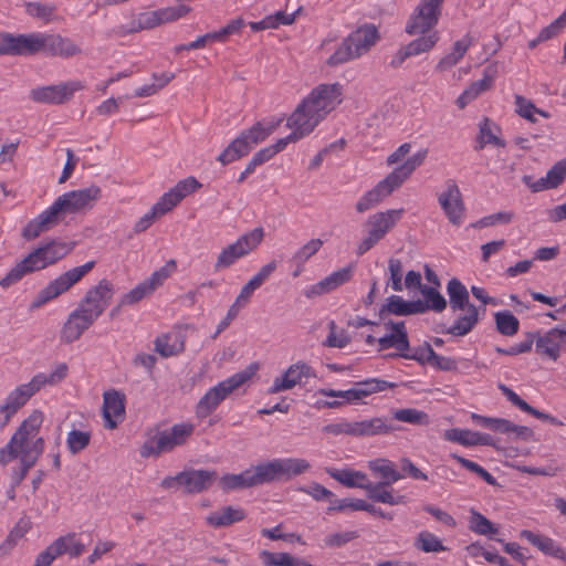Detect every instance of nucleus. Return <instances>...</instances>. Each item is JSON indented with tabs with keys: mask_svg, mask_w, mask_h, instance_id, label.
<instances>
[{
	"mask_svg": "<svg viewBox=\"0 0 566 566\" xmlns=\"http://www.w3.org/2000/svg\"><path fill=\"white\" fill-rule=\"evenodd\" d=\"M202 185L195 177L179 180L169 191L165 192L155 203L159 212L165 216L177 207L187 196L199 190Z\"/></svg>",
	"mask_w": 566,
	"mask_h": 566,
	"instance_id": "nucleus-18",
	"label": "nucleus"
},
{
	"mask_svg": "<svg viewBox=\"0 0 566 566\" xmlns=\"http://www.w3.org/2000/svg\"><path fill=\"white\" fill-rule=\"evenodd\" d=\"M402 262L399 259H389L388 270L390 273L391 289L395 292H401L403 289L402 284Z\"/></svg>",
	"mask_w": 566,
	"mask_h": 566,
	"instance_id": "nucleus-62",
	"label": "nucleus"
},
{
	"mask_svg": "<svg viewBox=\"0 0 566 566\" xmlns=\"http://www.w3.org/2000/svg\"><path fill=\"white\" fill-rule=\"evenodd\" d=\"M385 325L386 327L390 328L392 333L385 335L377 340L379 344V350H385L392 347L401 353L409 350L410 344L405 323L389 321Z\"/></svg>",
	"mask_w": 566,
	"mask_h": 566,
	"instance_id": "nucleus-31",
	"label": "nucleus"
},
{
	"mask_svg": "<svg viewBox=\"0 0 566 566\" xmlns=\"http://www.w3.org/2000/svg\"><path fill=\"white\" fill-rule=\"evenodd\" d=\"M345 39L357 59H359L376 45L380 40V35L374 24L367 23L350 32Z\"/></svg>",
	"mask_w": 566,
	"mask_h": 566,
	"instance_id": "nucleus-22",
	"label": "nucleus"
},
{
	"mask_svg": "<svg viewBox=\"0 0 566 566\" xmlns=\"http://www.w3.org/2000/svg\"><path fill=\"white\" fill-rule=\"evenodd\" d=\"M216 480V471L188 470L179 473V485L184 486L185 491L191 494L208 490Z\"/></svg>",
	"mask_w": 566,
	"mask_h": 566,
	"instance_id": "nucleus-25",
	"label": "nucleus"
},
{
	"mask_svg": "<svg viewBox=\"0 0 566 566\" xmlns=\"http://www.w3.org/2000/svg\"><path fill=\"white\" fill-rule=\"evenodd\" d=\"M95 261H88L83 265L73 268L53 281H51L44 289H42L36 298L32 302L31 308H39L45 303L59 297L67 292L72 286L80 282L88 272L95 268Z\"/></svg>",
	"mask_w": 566,
	"mask_h": 566,
	"instance_id": "nucleus-11",
	"label": "nucleus"
},
{
	"mask_svg": "<svg viewBox=\"0 0 566 566\" xmlns=\"http://www.w3.org/2000/svg\"><path fill=\"white\" fill-rule=\"evenodd\" d=\"M421 294L424 297V303L428 304V310L438 313L446 310L447 301L437 289L426 285L422 287Z\"/></svg>",
	"mask_w": 566,
	"mask_h": 566,
	"instance_id": "nucleus-56",
	"label": "nucleus"
},
{
	"mask_svg": "<svg viewBox=\"0 0 566 566\" xmlns=\"http://www.w3.org/2000/svg\"><path fill=\"white\" fill-rule=\"evenodd\" d=\"M447 441L457 442L464 447L470 446H493L494 441L490 434L474 432L468 429H449L443 434Z\"/></svg>",
	"mask_w": 566,
	"mask_h": 566,
	"instance_id": "nucleus-32",
	"label": "nucleus"
},
{
	"mask_svg": "<svg viewBox=\"0 0 566 566\" xmlns=\"http://www.w3.org/2000/svg\"><path fill=\"white\" fill-rule=\"evenodd\" d=\"M391 484H374L367 485V497L374 502L385 503L389 505H399L406 503L405 495L394 494L391 490H387Z\"/></svg>",
	"mask_w": 566,
	"mask_h": 566,
	"instance_id": "nucleus-41",
	"label": "nucleus"
},
{
	"mask_svg": "<svg viewBox=\"0 0 566 566\" xmlns=\"http://www.w3.org/2000/svg\"><path fill=\"white\" fill-rule=\"evenodd\" d=\"M450 307L453 312L464 311L471 304L469 303V292L460 280L453 277L447 284Z\"/></svg>",
	"mask_w": 566,
	"mask_h": 566,
	"instance_id": "nucleus-39",
	"label": "nucleus"
},
{
	"mask_svg": "<svg viewBox=\"0 0 566 566\" xmlns=\"http://www.w3.org/2000/svg\"><path fill=\"white\" fill-rule=\"evenodd\" d=\"M250 377L249 371H240L210 388L197 402L196 417L198 419L209 417L228 396L241 387Z\"/></svg>",
	"mask_w": 566,
	"mask_h": 566,
	"instance_id": "nucleus-8",
	"label": "nucleus"
},
{
	"mask_svg": "<svg viewBox=\"0 0 566 566\" xmlns=\"http://www.w3.org/2000/svg\"><path fill=\"white\" fill-rule=\"evenodd\" d=\"M355 265L349 264L340 270L331 273L328 276L312 285L305 293L307 297H315L336 290L338 286L349 282L353 277Z\"/></svg>",
	"mask_w": 566,
	"mask_h": 566,
	"instance_id": "nucleus-28",
	"label": "nucleus"
},
{
	"mask_svg": "<svg viewBox=\"0 0 566 566\" xmlns=\"http://www.w3.org/2000/svg\"><path fill=\"white\" fill-rule=\"evenodd\" d=\"M479 322V310L474 305L467 307V314L459 316L447 333L453 336H464L470 333Z\"/></svg>",
	"mask_w": 566,
	"mask_h": 566,
	"instance_id": "nucleus-42",
	"label": "nucleus"
},
{
	"mask_svg": "<svg viewBox=\"0 0 566 566\" xmlns=\"http://www.w3.org/2000/svg\"><path fill=\"white\" fill-rule=\"evenodd\" d=\"M195 426L189 422L176 423L169 429L158 431L147 439L140 450L144 458L158 457L184 446L192 436Z\"/></svg>",
	"mask_w": 566,
	"mask_h": 566,
	"instance_id": "nucleus-7",
	"label": "nucleus"
},
{
	"mask_svg": "<svg viewBox=\"0 0 566 566\" xmlns=\"http://www.w3.org/2000/svg\"><path fill=\"white\" fill-rule=\"evenodd\" d=\"M154 345L157 354L168 358L185 350V336L178 332L163 334L155 339Z\"/></svg>",
	"mask_w": 566,
	"mask_h": 566,
	"instance_id": "nucleus-35",
	"label": "nucleus"
},
{
	"mask_svg": "<svg viewBox=\"0 0 566 566\" xmlns=\"http://www.w3.org/2000/svg\"><path fill=\"white\" fill-rule=\"evenodd\" d=\"M566 178V158L557 161L546 174L545 181L557 188Z\"/></svg>",
	"mask_w": 566,
	"mask_h": 566,
	"instance_id": "nucleus-61",
	"label": "nucleus"
},
{
	"mask_svg": "<svg viewBox=\"0 0 566 566\" xmlns=\"http://www.w3.org/2000/svg\"><path fill=\"white\" fill-rule=\"evenodd\" d=\"M176 268V261L169 260L164 266L156 270L147 280L144 281L151 293L164 284V282L175 272Z\"/></svg>",
	"mask_w": 566,
	"mask_h": 566,
	"instance_id": "nucleus-52",
	"label": "nucleus"
},
{
	"mask_svg": "<svg viewBox=\"0 0 566 566\" xmlns=\"http://www.w3.org/2000/svg\"><path fill=\"white\" fill-rule=\"evenodd\" d=\"M151 294L145 282H142L120 297V305H134Z\"/></svg>",
	"mask_w": 566,
	"mask_h": 566,
	"instance_id": "nucleus-60",
	"label": "nucleus"
},
{
	"mask_svg": "<svg viewBox=\"0 0 566 566\" xmlns=\"http://www.w3.org/2000/svg\"><path fill=\"white\" fill-rule=\"evenodd\" d=\"M368 468L370 471L381 476V481L377 484H392L402 479V475L395 469L394 463L387 459L369 461Z\"/></svg>",
	"mask_w": 566,
	"mask_h": 566,
	"instance_id": "nucleus-43",
	"label": "nucleus"
},
{
	"mask_svg": "<svg viewBox=\"0 0 566 566\" xmlns=\"http://www.w3.org/2000/svg\"><path fill=\"white\" fill-rule=\"evenodd\" d=\"M433 350L431 345L427 342L423 345L415 348L411 354L409 353H400V354H391L390 357H402L406 359H412L418 361L420 365H429L431 364V356L428 352Z\"/></svg>",
	"mask_w": 566,
	"mask_h": 566,
	"instance_id": "nucleus-58",
	"label": "nucleus"
},
{
	"mask_svg": "<svg viewBox=\"0 0 566 566\" xmlns=\"http://www.w3.org/2000/svg\"><path fill=\"white\" fill-rule=\"evenodd\" d=\"M403 212L405 210L401 208L390 209L370 216L366 221L367 235L358 244L356 253L358 255H364L374 248L390 230L395 228Z\"/></svg>",
	"mask_w": 566,
	"mask_h": 566,
	"instance_id": "nucleus-10",
	"label": "nucleus"
},
{
	"mask_svg": "<svg viewBox=\"0 0 566 566\" xmlns=\"http://www.w3.org/2000/svg\"><path fill=\"white\" fill-rule=\"evenodd\" d=\"M354 60H357V56L353 52L347 40L344 38L342 42L336 45L333 53L326 59L325 64L329 67H337Z\"/></svg>",
	"mask_w": 566,
	"mask_h": 566,
	"instance_id": "nucleus-46",
	"label": "nucleus"
},
{
	"mask_svg": "<svg viewBox=\"0 0 566 566\" xmlns=\"http://www.w3.org/2000/svg\"><path fill=\"white\" fill-rule=\"evenodd\" d=\"M91 442V432L72 430L67 433L66 444L72 454H77L88 447Z\"/></svg>",
	"mask_w": 566,
	"mask_h": 566,
	"instance_id": "nucleus-54",
	"label": "nucleus"
},
{
	"mask_svg": "<svg viewBox=\"0 0 566 566\" xmlns=\"http://www.w3.org/2000/svg\"><path fill=\"white\" fill-rule=\"evenodd\" d=\"M520 537L530 542L533 546H535L545 555L562 560L566 559L565 551L554 539L547 536L535 534L528 530H523L520 533Z\"/></svg>",
	"mask_w": 566,
	"mask_h": 566,
	"instance_id": "nucleus-34",
	"label": "nucleus"
},
{
	"mask_svg": "<svg viewBox=\"0 0 566 566\" xmlns=\"http://www.w3.org/2000/svg\"><path fill=\"white\" fill-rule=\"evenodd\" d=\"M191 9L187 6H177V7H167L163 9H158V18L160 25L169 22H174L179 20L180 18L187 15Z\"/></svg>",
	"mask_w": 566,
	"mask_h": 566,
	"instance_id": "nucleus-59",
	"label": "nucleus"
},
{
	"mask_svg": "<svg viewBox=\"0 0 566 566\" xmlns=\"http://www.w3.org/2000/svg\"><path fill=\"white\" fill-rule=\"evenodd\" d=\"M397 430L387 417H374L360 421H353V437L386 436Z\"/></svg>",
	"mask_w": 566,
	"mask_h": 566,
	"instance_id": "nucleus-30",
	"label": "nucleus"
},
{
	"mask_svg": "<svg viewBox=\"0 0 566 566\" xmlns=\"http://www.w3.org/2000/svg\"><path fill=\"white\" fill-rule=\"evenodd\" d=\"M386 312L398 316H407L409 315L408 301H405L401 296L392 295L388 297L387 304L381 307L380 316Z\"/></svg>",
	"mask_w": 566,
	"mask_h": 566,
	"instance_id": "nucleus-57",
	"label": "nucleus"
},
{
	"mask_svg": "<svg viewBox=\"0 0 566 566\" xmlns=\"http://www.w3.org/2000/svg\"><path fill=\"white\" fill-rule=\"evenodd\" d=\"M220 486L223 491H238L266 484L262 463L250 467L239 474H224L221 476Z\"/></svg>",
	"mask_w": 566,
	"mask_h": 566,
	"instance_id": "nucleus-17",
	"label": "nucleus"
},
{
	"mask_svg": "<svg viewBox=\"0 0 566 566\" xmlns=\"http://www.w3.org/2000/svg\"><path fill=\"white\" fill-rule=\"evenodd\" d=\"M35 392H38V390L32 380L13 389L8 395L6 402L0 407V413L3 416L0 426L2 428L6 427L18 410L22 408Z\"/></svg>",
	"mask_w": 566,
	"mask_h": 566,
	"instance_id": "nucleus-20",
	"label": "nucleus"
},
{
	"mask_svg": "<svg viewBox=\"0 0 566 566\" xmlns=\"http://www.w3.org/2000/svg\"><path fill=\"white\" fill-rule=\"evenodd\" d=\"M497 332L503 336H514L520 328V321L510 312L501 311L494 314Z\"/></svg>",
	"mask_w": 566,
	"mask_h": 566,
	"instance_id": "nucleus-47",
	"label": "nucleus"
},
{
	"mask_svg": "<svg viewBox=\"0 0 566 566\" xmlns=\"http://www.w3.org/2000/svg\"><path fill=\"white\" fill-rule=\"evenodd\" d=\"M497 75L495 63L486 66L483 71V78L473 82L457 99L459 108L463 109L469 103L478 98L482 93L489 91Z\"/></svg>",
	"mask_w": 566,
	"mask_h": 566,
	"instance_id": "nucleus-27",
	"label": "nucleus"
},
{
	"mask_svg": "<svg viewBox=\"0 0 566 566\" xmlns=\"http://www.w3.org/2000/svg\"><path fill=\"white\" fill-rule=\"evenodd\" d=\"M415 546L424 553H439L447 551L441 539L429 531H422L415 539Z\"/></svg>",
	"mask_w": 566,
	"mask_h": 566,
	"instance_id": "nucleus-49",
	"label": "nucleus"
},
{
	"mask_svg": "<svg viewBox=\"0 0 566 566\" xmlns=\"http://www.w3.org/2000/svg\"><path fill=\"white\" fill-rule=\"evenodd\" d=\"M392 419L413 426H428L430 417L427 412L416 408H403L392 411Z\"/></svg>",
	"mask_w": 566,
	"mask_h": 566,
	"instance_id": "nucleus-45",
	"label": "nucleus"
},
{
	"mask_svg": "<svg viewBox=\"0 0 566 566\" xmlns=\"http://www.w3.org/2000/svg\"><path fill=\"white\" fill-rule=\"evenodd\" d=\"M438 41L439 34L437 31L430 32L429 34H423L412 40L405 46L407 50L406 54H409L410 56H416L421 53L429 52L431 49L434 48Z\"/></svg>",
	"mask_w": 566,
	"mask_h": 566,
	"instance_id": "nucleus-48",
	"label": "nucleus"
},
{
	"mask_svg": "<svg viewBox=\"0 0 566 566\" xmlns=\"http://www.w3.org/2000/svg\"><path fill=\"white\" fill-rule=\"evenodd\" d=\"M427 157V150L418 151L409 157L401 166L391 171L371 190L367 191L356 203V210L364 213L380 203L386 197L398 189Z\"/></svg>",
	"mask_w": 566,
	"mask_h": 566,
	"instance_id": "nucleus-5",
	"label": "nucleus"
},
{
	"mask_svg": "<svg viewBox=\"0 0 566 566\" xmlns=\"http://www.w3.org/2000/svg\"><path fill=\"white\" fill-rule=\"evenodd\" d=\"M43 422V413L34 410L22 421L10 441L0 449V464H7L14 459L28 464H35L44 450V440L39 437Z\"/></svg>",
	"mask_w": 566,
	"mask_h": 566,
	"instance_id": "nucleus-2",
	"label": "nucleus"
},
{
	"mask_svg": "<svg viewBox=\"0 0 566 566\" xmlns=\"http://www.w3.org/2000/svg\"><path fill=\"white\" fill-rule=\"evenodd\" d=\"M262 468L268 484L275 480H291L304 474L311 469V463L300 458L274 459L262 463Z\"/></svg>",
	"mask_w": 566,
	"mask_h": 566,
	"instance_id": "nucleus-15",
	"label": "nucleus"
},
{
	"mask_svg": "<svg viewBox=\"0 0 566 566\" xmlns=\"http://www.w3.org/2000/svg\"><path fill=\"white\" fill-rule=\"evenodd\" d=\"M451 458L454 459L458 463H460L468 471L480 476L489 485H497L495 478L491 473H489L484 468H482L480 464H478L469 459H465L461 455H458L455 453H452Z\"/></svg>",
	"mask_w": 566,
	"mask_h": 566,
	"instance_id": "nucleus-55",
	"label": "nucleus"
},
{
	"mask_svg": "<svg viewBox=\"0 0 566 566\" xmlns=\"http://www.w3.org/2000/svg\"><path fill=\"white\" fill-rule=\"evenodd\" d=\"M286 126L292 129V133L284 138L277 139L275 144L270 146L274 155L282 151L289 144L296 143L311 133L308 127L301 122L298 113H293L289 117Z\"/></svg>",
	"mask_w": 566,
	"mask_h": 566,
	"instance_id": "nucleus-36",
	"label": "nucleus"
},
{
	"mask_svg": "<svg viewBox=\"0 0 566 566\" xmlns=\"http://www.w3.org/2000/svg\"><path fill=\"white\" fill-rule=\"evenodd\" d=\"M94 319L77 307L69 315L67 319L61 329V342L64 344H72L87 331L93 324Z\"/></svg>",
	"mask_w": 566,
	"mask_h": 566,
	"instance_id": "nucleus-23",
	"label": "nucleus"
},
{
	"mask_svg": "<svg viewBox=\"0 0 566 566\" xmlns=\"http://www.w3.org/2000/svg\"><path fill=\"white\" fill-rule=\"evenodd\" d=\"M326 472L337 482L342 483L347 488H359L367 492V485H370V481L367 475L361 471H354L350 469L335 470L326 469Z\"/></svg>",
	"mask_w": 566,
	"mask_h": 566,
	"instance_id": "nucleus-38",
	"label": "nucleus"
},
{
	"mask_svg": "<svg viewBox=\"0 0 566 566\" xmlns=\"http://www.w3.org/2000/svg\"><path fill=\"white\" fill-rule=\"evenodd\" d=\"M46 549L54 560L64 554H69L71 557H78L84 553L85 546L76 541L75 533H69L56 538Z\"/></svg>",
	"mask_w": 566,
	"mask_h": 566,
	"instance_id": "nucleus-33",
	"label": "nucleus"
},
{
	"mask_svg": "<svg viewBox=\"0 0 566 566\" xmlns=\"http://www.w3.org/2000/svg\"><path fill=\"white\" fill-rule=\"evenodd\" d=\"M42 33H6V55L30 56L41 53Z\"/></svg>",
	"mask_w": 566,
	"mask_h": 566,
	"instance_id": "nucleus-19",
	"label": "nucleus"
},
{
	"mask_svg": "<svg viewBox=\"0 0 566 566\" xmlns=\"http://www.w3.org/2000/svg\"><path fill=\"white\" fill-rule=\"evenodd\" d=\"M41 53L49 56L69 59L81 54V49L69 38L60 34L42 33Z\"/></svg>",
	"mask_w": 566,
	"mask_h": 566,
	"instance_id": "nucleus-24",
	"label": "nucleus"
},
{
	"mask_svg": "<svg viewBox=\"0 0 566 566\" xmlns=\"http://www.w3.org/2000/svg\"><path fill=\"white\" fill-rule=\"evenodd\" d=\"M324 242L321 239H311L304 245H302L292 255L291 261L296 265L301 266L306 263L314 254H316L323 247Z\"/></svg>",
	"mask_w": 566,
	"mask_h": 566,
	"instance_id": "nucleus-53",
	"label": "nucleus"
},
{
	"mask_svg": "<svg viewBox=\"0 0 566 566\" xmlns=\"http://www.w3.org/2000/svg\"><path fill=\"white\" fill-rule=\"evenodd\" d=\"M247 514L243 509L226 506L219 511L212 512L206 517L208 525L214 528L228 527L234 523L241 522Z\"/></svg>",
	"mask_w": 566,
	"mask_h": 566,
	"instance_id": "nucleus-37",
	"label": "nucleus"
},
{
	"mask_svg": "<svg viewBox=\"0 0 566 566\" xmlns=\"http://www.w3.org/2000/svg\"><path fill=\"white\" fill-rule=\"evenodd\" d=\"M342 84H319L303 99L293 113L300 114L301 122L312 133L326 115L342 103Z\"/></svg>",
	"mask_w": 566,
	"mask_h": 566,
	"instance_id": "nucleus-4",
	"label": "nucleus"
},
{
	"mask_svg": "<svg viewBox=\"0 0 566 566\" xmlns=\"http://www.w3.org/2000/svg\"><path fill=\"white\" fill-rule=\"evenodd\" d=\"M280 123L281 120L265 127L261 122H256L252 127L242 130L239 136L223 149L217 160L222 166H227L247 156L256 145L265 140L277 128Z\"/></svg>",
	"mask_w": 566,
	"mask_h": 566,
	"instance_id": "nucleus-6",
	"label": "nucleus"
},
{
	"mask_svg": "<svg viewBox=\"0 0 566 566\" xmlns=\"http://www.w3.org/2000/svg\"><path fill=\"white\" fill-rule=\"evenodd\" d=\"M356 387L359 394V398L361 400L363 398H366L373 394L380 392L389 388H394L396 387V384L378 378H370L364 381L356 382Z\"/></svg>",
	"mask_w": 566,
	"mask_h": 566,
	"instance_id": "nucleus-50",
	"label": "nucleus"
},
{
	"mask_svg": "<svg viewBox=\"0 0 566 566\" xmlns=\"http://www.w3.org/2000/svg\"><path fill=\"white\" fill-rule=\"evenodd\" d=\"M84 88L85 85L82 81L73 80L35 87L30 91V98L41 104L62 105L70 102L76 92Z\"/></svg>",
	"mask_w": 566,
	"mask_h": 566,
	"instance_id": "nucleus-13",
	"label": "nucleus"
},
{
	"mask_svg": "<svg viewBox=\"0 0 566 566\" xmlns=\"http://www.w3.org/2000/svg\"><path fill=\"white\" fill-rule=\"evenodd\" d=\"M113 295L114 285L111 281L103 279L87 290L77 308L96 321L111 304Z\"/></svg>",
	"mask_w": 566,
	"mask_h": 566,
	"instance_id": "nucleus-14",
	"label": "nucleus"
},
{
	"mask_svg": "<svg viewBox=\"0 0 566 566\" xmlns=\"http://www.w3.org/2000/svg\"><path fill=\"white\" fill-rule=\"evenodd\" d=\"M472 44V38L467 34L461 40L457 41L453 45L451 53L443 56L437 64L436 69L439 72H444L454 66L467 53Z\"/></svg>",
	"mask_w": 566,
	"mask_h": 566,
	"instance_id": "nucleus-40",
	"label": "nucleus"
},
{
	"mask_svg": "<svg viewBox=\"0 0 566 566\" xmlns=\"http://www.w3.org/2000/svg\"><path fill=\"white\" fill-rule=\"evenodd\" d=\"M75 248V242L52 240L29 253L18 262L0 281V286L8 289L19 282L24 275L45 269L49 265L70 254Z\"/></svg>",
	"mask_w": 566,
	"mask_h": 566,
	"instance_id": "nucleus-3",
	"label": "nucleus"
},
{
	"mask_svg": "<svg viewBox=\"0 0 566 566\" xmlns=\"http://www.w3.org/2000/svg\"><path fill=\"white\" fill-rule=\"evenodd\" d=\"M535 350L538 355L547 357L554 361L560 356V348L566 344V333L562 328L555 327L544 335L535 333Z\"/></svg>",
	"mask_w": 566,
	"mask_h": 566,
	"instance_id": "nucleus-21",
	"label": "nucleus"
},
{
	"mask_svg": "<svg viewBox=\"0 0 566 566\" xmlns=\"http://www.w3.org/2000/svg\"><path fill=\"white\" fill-rule=\"evenodd\" d=\"M245 25V22L242 18H237L231 20L228 24L221 28L219 31H214L217 42H226L228 36L232 34H238L242 28Z\"/></svg>",
	"mask_w": 566,
	"mask_h": 566,
	"instance_id": "nucleus-64",
	"label": "nucleus"
},
{
	"mask_svg": "<svg viewBox=\"0 0 566 566\" xmlns=\"http://www.w3.org/2000/svg\"><path fill=\"white\" fill-rule=\"evenodd\" d=\"M444 0H421L406 24L409 35L426 34L439 22Z\"/></svg>",
	"mask_w": 566,
	"mask_h": 566,
	"instance_id": "nucleus-12",
	"label": "nucleus"
},
{
	"mask_svg": "<svg viewBox=\"0 0 566 566\" xmlns=\"http://www.w3.org/2000/svg\"><path fill=\"white\" fill-rule=\"evenodd\" d=\"M160 25L157 10L143 12L139 14L136 27H134L129 32H138L142 30H150Z\"/></svg>",
	"mask_w": 566,
	"mask_h": 566,
	"instance_id": "nucleus-63",
	"label": "nucleus"
},
{
	"mask_svg": "<svg viewBox=\"0 0 566 566\" xmlns=\"http://www.w3.org/2000/svg\"><path fill=\"white\" fill-rule=\"evenodd\" d=\"M312 376V368L305 363H296L291 365L286 371L274 379L272 387L270 388L271 394L289 390L300 385L304 378Z\"/></svg>",
	"mask_w": 566,
	"mask_h": 566,
	"instance_id": "nucleus-26",
	"label": "nucleus"
},
{
	"mask_svg": "<svg viewBox=\"0 0 566 566\" xmlns=\"http://www.w3.org/2000/svg\"><path fill=\"white\" fill-rule=\"evenodd\" d=\"M103 417L107 429H115L118 420L124 418L125 396L116 390L105 392L103 396Z\"/></svg>",
	"mask_w": 566,
	"mask_h": 566,
	"instance_id": "nucleus-29",
	"label": "nucleus"
},
{
	"mask_svg": "<svg viewBox=\"0 0 566 566\" xmlns=\"http://www.w3.org/2000/svg\"><path fill=\"white\" fill-rule=\"evenodd\" d=\"M264 230L261 227L240 235L233 243L221 249L213 265L214 272L232 266L238 260L249 255L263 241Z\"/></svg>",
	"mask_w": 566,
	"mask_h": 566,
	"instance_id": "nucleus-9",
	"label": "nucleus"
},
{
	"mask_svg": "<svg viewBox=\"0 0 566 566\" xmlns=\"http://www.w3.org/2000/svg\"><path fill=\"white\" fill-rule=\"evenodd\" d=\"M99 197L101 188L94 185L61 195L51 207L27 223L22 230L23 239L34 240L57 226L65 214L80 213L93 208Z\"/></svg>",
	"mask_w": 566,
	"mask_h": 566,
	"instance_id": "nucleus-1",
	"label": "nucleus"
},
{
	"mask_svg": "<svg viewBox=\"0 0 566 566\" xmlns=\"http://www.w3.org/2000/svg\"><path fill=\"white\" fill-rule=\"evenodd\" d=\"M469 528L479 535H494L499 533V528L476 511L471 512Z\"/></svg>",
	"mask_w": 566,
	"mask_h": 566,
	"instance_id": "nucleus-51",
	"label": "nucleus"
},
{
	"mask_svg": "<svg viewBox=\"0 0 566 566\" xmlns=\"http://www.w3.org/2000/svg\"><path fill=\"white\" fill-rule=\"evenodd\" d=\"M479 127L480 132L476 139V150L483 149L488 144L502 148L505 147V142L495 135L494 129L499 130V127L492 120L485 117L480 123Z\"/></svg>",
	"mask_w": 566,
	"mask_h": 566,
	"instance_id": "nucleus-44",
	"label": "nucleus"
},
{
	"mask_svg": "<svg viewBox=\"0 0 566 566\" xmlns=\"http://www.w3.org/2000/svg\"><path fill=\"white\" fill-rule=\"evenodd\" d=\"M438 201L449 222L459 227L465 211L461 191L454 180L446 182V189L438 196Z\"/></svg>",
	"mask_w": 566,
	"mask_h": 566,
	"instance_id": "nucleus-16",
	"label": "nucleus"
}]
</instances>
